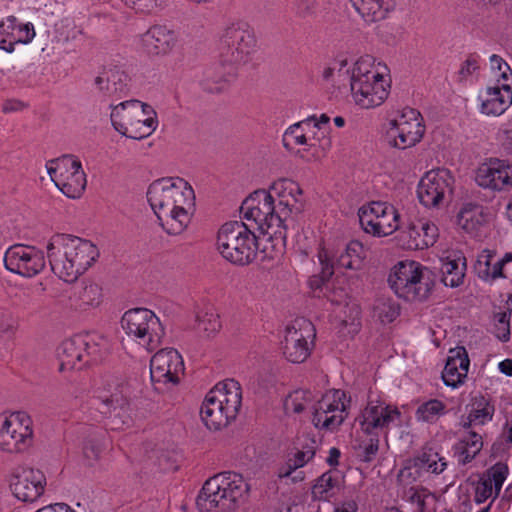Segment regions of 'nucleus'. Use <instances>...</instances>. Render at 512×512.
<instances>
[{
	"mask_svg": "<svg viewBox=\"0 0 512 512\" xmlns=\"http://www.w3.org/2000/svg\"><path fill=\"white\" fill-rule=\"evenodd\" d=\"M148 202L160 225L168 233H182L195 210V194L187 181L179 177L155 180L147 191Z\"/></svg>",
	"mask_w": 512,
	"mask_h": 512,
	"instance_id": "nucleus-1",
	"label": "nucleus"
},
{
	"mask_svg": "<svg viewBox=\"0 0 512 512\" xmlns=\"http://www.w3.org/2000/svg\"><path fill=\"white\" fill-rule=\"evenodd\" d=\"M46 249L53 273L65 282L77 280L99 256L92 242L67 234L52 236Z\"/></svg>",
	"mask_w": 512,
	"mask_h": 512,
	"instance_id": "nucleus-2",
	"label": "nucleus"
},
{
	"mask_svg": "<svg viewBox=\"0 0 512 512\" xmlns=\"http://www.w3.org/2000/svg\"><path fill=\"white\" fill-rule=\"evenodd\" d=\"M386 65L376 63L374 57L364 55L353 64L350 89L357 105L370 109L381 105L389 94V79Z\"/></svg>",
	"mask_w": 512,
	"mask_h": 512,
	"instance_id": "nucleus-3",
	"label": "nucleus"
},
{
	"mask_svg": "<svg viewBox=\"0 0 512 512\" xmlns=\"http://www.w3.org/2000/svg\"><path fill=\"white\" fill-rule=\"evenodd\" d=\"M250 490L242 475L224 472L209 478L203 485L196 504L202 512L234 510Z\"/></svg>",
	"mask_w": 512,
	"mask_h": 512,
	"instance_id": "nucleus-4",
	"label": "nucleus"
},
{
	"mask_svg": "<svg viewBox=\"0 0 512 512\" xmlns=\"http://www.w3.org/2000/svg\"><path fill=\"white\" fill-rule=\"evenodd\" d=\"M242 393L233 379L219 382L206 395L200 410L201 418L210 430H220L234 420L240 410Z\"/></svg>",
	"mask_w": 512,
	"mask_h": 512,
	"instance_id": "nucleus-5",
	"label": "nucleus"
},
{
	"mask_svg": "<svg viewBox=\"0 0 512 512\" xmlns=\"http://www.w3.org/2000/svg\"><path fill=\"white\" fill-rule=\"evenodd\" d=\"M240 212L244 219L253 221L263 234L282 244L287 236V224L277 213L274 195L269 190H257L242 203Z\"/></svg>",
	"mask_w": 512,
	"mask_h": 512,
	"instance_id": "nucleus-6",
	"label": "nucleus"
},
{
	"mask_svg": "<svg viewBox=\"0 0 512 512\" xmlns=\"http://www.w3.org/2000/svg\"><path fill=\"white\" fill-rule=\"evenodd\" d=\"M217 250L230 263L245 266L252 263L258 252L255 234L241 221H232L221 226L217 235Z\"/></svg>",
	"mask_w": 512,
	"mask_h": 512,
	"instance_id": "nucleus-7",
	"label": "nucleus"
},
{
	"mask_svg": "<svg viewBox=\"0 0 512 512\" xmlns=\"http://www.w3.org/2000/svg\"><path fill=\"white\" fill-rule=\"evenodd\" d=\"M111 109L112 126L125 137L140 140L156 129V112L148 104L129 100L111 105Z\"/></svg>",
	"mask_w": 512,
	"mask_h": 512,
	"instance_id": "nucleus-8",
	"label": "nucleus"
},
{
	"mask_svg": "<svg viewBox=\"0 0 512 512\" xmlns=\"http://www.w3.org/2000/svg\"><path fill=\"white\" fill-rule=\"evenodd\" d=\"M34 442L33 420L24 411L0 414V451L18 455L27 452Z\"/></svg>",
	"mask_w": 512,
	"mask_h": 512,
	"instance_id": "nucleus-9",
	"label": "nucleus"
},
{
	"mask_svg": "<svg viewBox=\"0 0 512 512\" xmlns=\"http://www.w3.org/2000/svg\"><path fill=\"white\" fill-rule=\"evenodd\" d=\"M125 333L147 351L156 349L165 335L164 327L155 313L146 308L126 311L121 319Z\"/></svg>",
	"mask_w": 512,
	"mask_h": 512,
	"instance_id": "nucleus-10",
	"label": "nucleus"
},
{
	"mask_svg": "<svg viewBox=\"0 0 512 512\" xmlns=\"http://www.w3.org/2000/svg\"><path fill=\"white\" fill-rule=\"evenodd\" d=\"M388 283L395 294L407 301L424 300L430 292L422 266L415 261H401L392 269Z\"/></svg>",
	"mask_w": 512,
	"mask_h": 512,
	"instance_id": "nucleus-11",
	"label": "nucleus"
},
{
	"mask_svg": "<svg viewBox=\"0 0 512 512\" xmlns=\"http://www.w3.org/2000/svg\"><path fill=\"white\" fill-rule=\"evenodd\" d=\"M221 55L225 62L245 64L256 51L257 40L254 31L243 22L227 26L220 38Z\"/></svg>",
	"mask_w": 512,
	"mask_h": 512,
	"instance_id": "nucleus-12",
	"label": "nucleus"
},
{
	"mask_svg": "<svg viewBox=\"0 0 512 512\" xmlns=\"http://www.w3.org/2000/svg\"><path fill=\"white\" fill-rule=\"evenodd\" d=\"M102 404L101 412L108 414L113 429H122L132 423L130 389L126 382L107 381L98 396Z\"/></svg>",
	"mask_w": 512,
	"mask_h": 512,
	"instance_id": "nucleus-13",
	"label": "nucleus"
},
{
	"mask_svg": "<svg viewBox=\"0 0 512 512\" xmlns=\"http://www.w3.org/2000/svg\"><path fill=\"white\" fill-rule=\"evenodd\" d=\"M48 174L60 191L69 198H79L86 188V175L81 162L73 155H64L47 165Z\"/></svg>",
	"mask_w": 512,
	"mask_h": 512,
	"instance_id": "nucleus-14",
	"label": "nucleus"
},
{
	"mask_svg": "<svg viewBox=\"0 0 512 512\" xmlns=\"http://www.w3.org/2000/svg\"><path fill=\"white\" fill-rule=\"evenodd\" d=\"M349 402L344 391H327L313 405V425L327 431L336 430L348 416Z\"/></svg>",
	"mask_w": 512,
	"mask_h": 512,
	"instance_id": "nucleus-15",
	"label": "nucleus"
},
{
	"mask_svg": "<svg viewBox=\"0 0 512 512\" xmlns=\"http://www.w3.org/2000/svg\"><path fill=\"white\" fill-rule=\"evenodd\" d=\"M183 373V359L173 348L159 350L150 360L151 381L158 392L163 393L176 386Z\"/></svg>",
	"mask_w": 512,
	"mask_h": 512,
	"instance_id": "nucleus-16",
	"label": "nucleus"
},
{
	"mask_svg": "<svg viewBox=\"0 0 512 512\" xmlns=\"http://www.w3.org/2000/svg\"><path fill=\"white\" fill-rule=\"evenodd\" d=\"M315 328L311 321L297 318L286 327L282 352L291 363H303L310 355Z\"/></svg>",
	"mask_w": 512,
	"mask_h": 512,
	"instance_id": "nucleus-17",
	"label": "nucleus"
},
{
	"mask_svg": "<svg viewBox=\"0 0 512 512\" xmlns=\"http://www.w3.org/2000/svg\"><path fill=\"white\" fill-rule=\"evenodd\" d=\"M359 221L365 232L383 237L399 228V213L387 202L373 201L359 209Z\"/></svg>",
	"mask_w": 512,
	"mask_h": 512,
	"instance_id": "nucleus-18",
	"label": "nucleus"
},
{
	"mask_svg": "<svg viewBox=\"0 0 512 512\" xmlns=\"http://www.w3.org/2000/svg\"><path fill=\"white\" fill-rule=\"evenodd\" d=\"M361 431L368 436L387 435L400 425L401 412L397 407L381 402H369L356 418Z\"/></svg>",
	"mask_w": 512,
	"mask_h": 512,
	"instance_id": "nucleus-19",
	"label": "nucleus"
},
{
	"mask_svg": "<svg viewBox=\"0 0 512 512\" xmlns=\"http://www.w3.org/2000/svg\"><path fill=\"white\" fill-rule=\"evenodd\" d=\"M4 264L12 273L31 278L45 268L46 261L43 252L34 246L15 244L7 249Z\"/></svg>",
	"mask_w": 512,
	"mask_h": 512,
	"instance_id": "nucleus-20",
	"label": "nucleus"
},
{
	"mask_svg": "<svg viewBox=\"0 0 512 512\" xmlns=\"http://www.w3.org/2000/svg\"><path fill=\"white\" fill-rule=\"evenodd\" d=\"M420 113L404 109L399 117L390 121L388 136L390 143L399 149H406L418 143L424 135Z\"/></svg>",
	"mask_w": 512,
	"mask_h": 512,
	"instance_id": "nucleus-21",
	"label": "nucleus"
},
{
	"mask_svg": "<svg viewBox=\"0 0 512 512\" xmlns=\"http://www.w3.org/2000/svg\"><path fill=\"white\" fill-rule=\"evenodd\" d=\"M318 258L322 266V279L324 280L333 275L334 265L352 270L360 269L365 258V250L360 242L351 241L340 251L339 255L322 248L318 253Z\"/></svg>",
	"mask_w": 512,
	"mask_h": 512,
	"instance_id": "nucleus-22",
	"label": "nucleus"
},
{
	"mask_svg": "<svg viewBox=\"0 0 512 512\" xmlns=\"http://www.w3.org/2000/svg\"><path fill=\"white\" fill-rule=\"evenodd\" d=\"M46 477L39 469L24 466L15 470L10 487L13 495L23 502H34L44 492Z\"/></svg>",
	"mask_w": 512,
	"mask_h": 512,
	"instance_id": "nucleus-23",
	"label": "nucleus"
},
{
	"mask_svg": "<svg viewBox=\"0 0 512 512\" xmlns=\"http://www.w3.org/2000/svg\"><path fill=\"white\" fill-rule=\"evenodd\" d=\"M269 192L274 195L277 213L281 215L284 224L293 214L302 211V190L293 180L278 179L271 184Z\"/></svg>",
	"mask_w": 512,
	"mask_h": 512,
	"instance_id": "nucleus-24",
	"label": "nucleus"
},
{
	"mask_svg": "<svg viewBox=\"0 0 512 512\" xmlns=\"http://www.w3.org/2000/svg\"><path fill=\"white\" fill-rule=\"evenodd\" d=\"M476 182L479 186L493 191L512 188V162L491 158L477 170Z\"/></svg>",
	"mask_w": 512,
	"mask_h": 512,
	"instance_id": "nucleus-25",
	"label": "nucleus"
},
{
	"mask_svg": "<svg viewBox=\"0 0 512 512\" xmlns=\"http://www.w3.org/2000/svg\"><path fill=\"white\" fill-rule=\"evenodd\" d=\"M451 180L447 170H431L418 184L417 194L420 202L426 207H436L451 191Z\"/></svg>",
	"mask_w": 512,
	"mask_h": 512,
	"instance_id": "nucleus-26",
	"label": "nucleus"
},
{
	"mask_svg": "<svg viewBox=\"0 0 512 512\" xmlns=\"http://www.w3.org/2000/svg\"><path fill=\"white\" fill-rule=\"evenodd\" d=\"M439 232L437 226L426 219L410 222L401 231L400 241L407 249L417 250L428 248L436 242Z\"/></svg>",
	"mask_w": 512,
	"mask_h": 512,
	"instance_id": "nucleus-27",
	"label": "nucleus"
},
{
	"mask_svg": "<svg viewBox=\"0 0 512 512\" xmlns=\"http://www.w3.org/2000/svg\"><path fill=\"white\" fill-rule=\"evenodd\" d=\"M480 113L498 117L512 104V88L506 85L489 86L480 93Z\"/></svg>",
	"mask_w": 512,
	"mask_h": 512,
	"instance_id": "nucleus-28",
	"label": "nucleus"
},
{
	"mask_svg": "<svg viewBox=\"0 0 512 512\" xmlns=\"http://www.w3.org/2000/svg\"><path fill=\"white\" fill-rule=\"evenodd\" d=\"M512 261V253H506L501 259H496L495 252L483 250L478 256L474 265V271L484 281H493L504 278L503 268Z\"/></svg>",
	"mask_w": 512,
	"mask_h": 512,
	"instance_id": "nucleus-29",
	"label": "nucleus"
},
{
	"mask_svg": "<svg viewBox=\"0 0 512 512\" xmlns=\"http://www.w3.org/2000/svg\"><path fill=\"white\" fill-rule=\"evenodd\" d=\"M176 42L175 33L164 26H153L142 36L143 47L151 55L168 54Z\"/></svg>",
	"mask_w": 512,
	"mask_h": 512,
	"instance_id": "nucleus-30",
	"label": "nucleus"
},
{
	"mask_svg": "<svg viewBox=\"0 0 512 512\" xmlns=\"http://www.w3.org/2000/svg\"><path fill=\"white\" fill-rule=\"evenodd\" d=\"M454 353V351H451ZM469 368V359L466 351L462 348L455 351L454 355L448 357L442 379L447 386L457 387L464 382Z\"/></svg>",
	"mask_w": 512,
	"mask_h": 512,
	"instance_id": "nucleus-31",
	"label": "nucleus"
},
{
	"mask_svg": "<svg viewBox=\"0 0 512 512\" xmlns=\"http://www.w3.org/2000/svg\"><path fill=\"white\" fill-rule=\"evenodd\" d=\"M128 75L119 69H110L98 75L94 84L105 96H120L127 90Z\"/></svg>",
	"mask_w": 512,
	"mask_h": 512,
	"instance_id": "nucleus-32",
	"label": "nucleus"
},
{
	"mask_svg": "<svg viewBox=\"0 0 512 512\" xmlns=\"http://www.w3.org/2000/svg\"><path fill=\"white\" fill-rule=\"evenodd\" d=\"M83 344L78 335L62 342L59 349V358L61 360L60 370L82 369L84 363Z\"/></svg>",
	"mask_w": 512,
	"mask_h": 512,
	"instance_id": "nucleus-33",
	"label": "nucleus"
},
{
	"mask_svg": "<svg viewBox=\"0 0 512 512\" xmlns=\"http://www.w3.org/2000/svg\"><path fill=\"white\" fill-rule=\"evenodd\" d=\"M314 119L315 116H312L291 125L283 135L284 147L291 150L298 145L314 146L315 143H312V139L307 135L312 129V120Z\"/></svg>",
	"mask_w": 512,
	"mask_h": 512,
	"instance_id": "nucleus-34",
	"label": "nucleus"
},
{
	"mask_svg": "<svg viewBox=\"0 0 512 512\" xmlns=\"http://www.w3.org/2000/svg\"><path fill=\"white\" fill-rule=\"evenodd\" d=\"M441 261L440 270L444 285L453 288L462 284L466 270L465 258L460 256L451 258L449 256Z\"/></svg>",
	"mask_w": 512,
	"mask_h": 512,
	"instance_id": "nucleus-35",
	"label": "nucleus"
},
{
	"mask_svg": "<svg viewBox=\"0 0 512 512\" xmlns=\"http://www.w3.org/2000/svg\"><path fill=\"white\" fill-rule=\"evenodd\" d=\"M351 3L366 23L383 20L388 12L387 0H351Z\"/></svg>",
	"mask_w": 512,
	"mask_h": 512,
	"instance_id": "nucleus-36",
	"label": "nucleus"
},
{
	"mask_svg": "<svg viewBox=\"0 0 512 512\" xmlns=\"http://www.w3.org/2000/svg\"><path fill=\"white\" fill-rule=\"evenodd\" d=\"M78 337L83 344L81 348L84 353L85 365L98 361L108 348L107 339L100 334H83Z\"/></svg>",
	"mask_w": 512,
	"mask_h": 512,
	"instance_id": "nucleus-37",
	"label": "nucleus"
},
{
	"mask_svg": "<svg viewBox=\"0 0 512 512\" xmlns=\"http://www.w3.org/2000/svg\"><path fill=\"white\" fill-rule=\"evenodd\" d=\"M485 221L484 209L477 204H465L458 214V225L468 233L477 231Z\"/></svg>",
	"mask_w": 512,
	"mask_h": 512,
	"instance_id": "nucleus-38",
	"label": "nucleus"
},
{
	"mask_svg": "<svg viewBox=\"0 0 512 512\" xmlns=\"http://www.w3.org/2000/svg\"><path fill=\"white\" fill-rule=\"evenodd\" d=\"M315 397L309 390H295L290 393L284 401V409L286 413H302L307 409L313 412V405L315 404Z\"/></svg>",
	"mask_w": 512,
	"mask_h": 512,
	"instance_id": "nucleus-39",
	"label": "nucleus"
},
{
	"mask_svg": "<svg viewBox=\"0 0 512 512\" xmlns=\"http://www.w3.org/2000/svg\"><path fill=\"white\" fill-rule=\"evenodd\" d=\"M467 430V435L463 437L457 447L459 451L458 461L463 465L471 462L483 446L481 435L476 431Z\"/></svg>",
	"mask_w": 512,
	"mask_h": 512,
	"instance_id": "nucleus-40",
	"label": "nucleus"
},
{
	"mask_svg": "<svg viewBox=\"0 0 512 512\" xmlns=\"http://www.w3.org/2000/svg\"><path fill=\"white\" fill-rule=\"evenodd\" d=\"M493 413L494 407L484 398H481L473 403L466 420L462 423L463 428L470 429L471 427L481 426L492 419Z\"/></svg>",
	"mask_w": 512,
	"mask_h": 512,
	"instance_id": "nucleus-41",
	"label": "nucleus"
},
{
	"mask_svg": "<svg viewBox=\"0 0 512 512\" xmlns=\"http://www.w3.org/2000/svg\"><path fill=\"white\" fill-rule=\"evenodd\" d=\"M103 300L102 289L98 284L86 283L76 294L77 306L81 310L98 307Z\"/></svg>",
	"mask_w": 512,
	"mask_h": 512,
	"instance_id": "nucleus-42",
	"label": "nucleus"
},
{
	"mask_svg": "<svg viewBox=\"0 0 512 512\" xmlns=\"http://www.w3.org/2000/svg\"><path fill=\"white\" fill-rule=\"evenodd\" d=\"M320 280L322 284L320 285L319 279L314 278L310 281L312 287H316L324 290V296L333 304L341 305L346 303L348 298V293L346 289L342 285H337L335 282H329L328 279H322V275L320 276Z\"/></svg>",
	"mask_w": 512,
	"mask_h": 512,
	"instance_id": "nucleus-43",
	"label": "nucleus"
},
{
	"mask_svg": "<svg viewBox=\"0 0 512 512\" xmlns=\"http://www.w3.org/2000/svg\"><path fill=\"white\" fill-rule=\"evenodd\" d=\"M194 328L205 337L215 335L221 328L219 315L212 309L200 312L197 315Z\"/></svg>",
	"mask_w": 512,
	"mask_h": 512,
	"instance_id": "nucleus-44",
	"label": "nucleus"
},
{
	"mask_svg": "<svg viewBox=\"0 0 512 512\" xmlns=\"http://www.w3.org/2000/svg\"><path fill=\"white\" fill-rule=\"evenodd\" d=\"M373 318L382 324H388L399 315V306L391 299L378 298L373 305Z\"/></svg>",
	"mask_w": 512,
	"mask_h": 512,
	"instance_id": "nucleus-45",
	"label": "nucleus"
},
{
	"mask_svg": "<svg viewBox=\"0 0 512 512\" xmlns=\"http://www.w3.org/2000/svg\"><path fill=\"white\" fill-rule=\"evenodd\" d=\"M446 465L444 459L432 450L425 451L418 457H415V466L421 469L422 473L431 472L439 474L445 470Z\"/></svg>",
	"mask_w": 512,
	"mask_h": 512,
	"instance_id": "nucleus-46",
	"label": "nucleus"
},
{
	"mask_svg": "<svg viewBox=\"0 0 512 512\" xmlns=\"http://www.w3.org/2000/svg\"><path fill=\"white\" fill-rule=\"evenodd\" d=\"M446 413V405L437 399H431L421 404L416 410L419 421L433 423Z\"/></svg>",
	"mask_w": 512,
	"mask_h": 512,
	"instance_id": "nucleus-47",
	"label": "nucleus"
},
{
	"mask_svg": "<svg viewBox=\"0 0 512 512\" xmlns=\"http://www.w3.org/2000/svg\"><path fill=\"white\" fill-rule=\"evenodd\" d=\"M490 66L497 80L496 85L508 84L512 88V69L509 64L501 56L493 54L490 57Z\"/></svg>",
	"mask_w": 512,
	"mask_h": 512,
	"instance_id": "nucleus-48",
	"label": "nucleus"
},
{
	"mask_svg": "<svg viewBox=\"0 0 512 512\" xmlns=\"http://www.w3.org/2000/svg\"><path fill=\"white\" fill-rule=\"evenodd\" d=\"M337 480L330 472L322 474L312 487L314 499L326 500L332 495V490L336 487Z\"/></svg>",
	"mask_w": 512,
	"mask_h": 512,
	"instance_id": "nucleus-49",
	"label": "nucleus"
},
{
	"mask_svg": "<svg viewBox=\"0 0 512 512\" xmlns=\"http://www.w3.org/2000/svg\"><path fill=\"white\" fill-rule=\"evenodd\" d=\"M11 36V45L14 47V44L23 43L27 44L32 41L35 37V30L32 24H17V20L14 17V21L12 22V28L10 32Z\"/></svg>",
	"mask_w": 512,
	"mask_h": 512,
	"instance_id": "nucleus-50",
	"label": "nucleus"
},
{
	"mask_svg": "<svg viewBox=\"0 0 512 512\" xmlns=\"http://www.w3.org/2000/svg\"><path fill=\"white\" fill-rule=\"evenodd\" d=\"M102 450V444L99 440L87 439L82 449L84 464L89 467L94 466L100 459Z\"/></svg>",
	"mask_w": 512,
	"mask_h": 512,
	"instance_id": "nucleus-51",
	"label": "nucleus"
},
{
	"mask_svg": "<svg viewBox=\"0 0 512 512\" xmlns=\"http://www.w3.org/2000/svg\"><path fill=\"white\" fill-rule=\"evenodd\" d=\"M311 460L312 458L309 452L298 450L293 457L288 459L286 467L281 469L279 476L289 477L294 471H296L298 468L303 467Z\"/></svg>",
	"mask_w": 512,
	"mask_h": 512,
	"instance_id": "nucleus-52",
	"label": "nucleus"
},
{
	"mask_svg": "<svg viewBox=\"0 0 512 512\" xmlns=\"http://www.w3.org/2000/svg\"><path fill=\"white\" fill-rule=\"evenodd\" d=\"M510 315L511 312H500L495 315V335L502 342L510 339Z\"/></svg>",
	"mask_w": 512,
	"mask_h": 512,
	"instance_id": "nucleus-53",
	"label": "nucleus"
},
{
	"mask_svg": "<svg viewBox=\"0 0 512 512\" xmlns=\"http://www.w3.org/2000/svg\"><path fill=\"white\" fill-rule=\"evenodd\" d=\"M507 473V466L501 463H497L488 471V478L484 480L491 481V486H494L496 493H499L506 479Z\"/></svg>",
	"mask_w": 512,
	"mask_h": 512,
	"instance_id": "nucleus-54",
	"label": "nucleus"
},
{
	"mask_svg": "<svg viewBox=\"0 0 512 512\" xmlns=\"http://www.w3.org/2000/svg\"><path fill=\"white\" fill-rule=\"evenodd\" d=\"M422 475L421 469L416 468L415 458L410 460L398 473L397 479L401 484L408 485Z\"/></svg>",
	"mask_w": 512,
	"mask_h": 512,
	"instance_id": "nucleus-55",
	"label": "nucleus"
},
{
	"mask_svg": "<svg viewBox=\"0 0 512 512\" xmlns=\"http://www.w3.org/2000/svg\"><path fill=\"white\" fill-rule=\"evenodd\" d=\"M14 16H8L0 22V49L12 52L14 47L11 45V28Z\"/></svg>",
	"mask_w": 512,
	"mask_h": 512,
	"instance_id": "nucleus-56",
	"label": "nucleus"
},
{
	"mask_svg": "<svg viewBox=\"0 0 512 512\" xmlns=\"http://www.w3.org/2000/svg\"><path fill=\"white\" fill-rule=\"evenodd\" d=\"M407 497L411 503L417 505L420 512H423L426 506V500L432 497V495L424 488L411 487L408 491Z\"/></svg>",
	"mask_w": 512,
	"mask_h": 512,
	"instance_id": "nucleus-57",
	"label": "nucleus"
},
{
	"mask_svg": "<svg viewBox=\"0 0 512 512\" xmlns=\"http://www.w3.org/2000/svg\"><path fill=\"white\" fill-rule=\"evenodd\" d=\"M479 69L478 59L469 56L462 64L458 72L459 81H467Z\"/></svg>",
	"mask_w": 512,
	"mask_h": 512,
	"instance_id": "nucleus-58",
	"label": "nucleus"
},
{
	"mask_svg": "<svg viewBox=\"0 0 512 512\" xmlns=\"http://www.w3.org/2000/svg\"><path fill=\"white\" fill-rule=\"evenodd\" d=\"M16 331V323L13 316L8 312L0 314V335L10 337Z\"/></svg>",
	"mask_w": 512,
	"mask_h": 512,
	"instance_id": "nucleus-59",
	"label": "nucleus"
},
{
	"mask_svg": "<svg viewBox=\"0 0 512 512\" xmlns=\"http://www.w3.org/2000/svg\"><path fill=\"white\" fill-rule=\"evenodd\" d=\"M126 5L131 6L136 11L150 13L158 7L159 0H122Z\"/></svg>",
	"mask_w": 512,
	"mask_h": 512,
	"instance_id": "nucleus-60",
	"label": "nucleus"
},
{
	"mask_svg": "<svg viewBox=\"0 0 512 512\" xmlns=\"http://www.w3.org/2000/svg\"><path fill=\"white\" fill-rule=\"evenodd\" d=\"M492 488L491 481H480L476 486L475 501L478 504L486 501L492 495Z\"/></svg>",
	"mask_w": 512,
	"mask_h": 512,
	"instance_id": "nucleus-61",
	"label": "nucleus"
},
{
	"mask_svg": "<svg viewBox=\"0 0 512 512\" xmlns=\"http://www.w3.org/2000/svg\"><path fill=\"white\" fill-rule=\"evenodd\" d=\"M379 437L380 436H371L369 442L363 446L365 461H371L377 454L379 449Z\"/></svg>",
	"mask_w": 512,
	"mask_h": 512,
	"instance_id": "nucleus-62",
	"label": "nucleus"
},
{
	"mask_svg": "<svg viewBox=\"0 0 512 512\" xmlns=\"http://www.w3.org/2000/svg\"><path fill=\"white\" fill-rule=\"evenodd\" d=\"M157 465L159 466L160 470L164 472L174 471L177 469V466L175 465L174 461H172L171 457L164 452L157 456Z\"/></svg>",
	"mask_w": 512,
	"mask_h": 512,
	"instance_id": "nucleus-63",
	"label": "nucleus"
},
{
	"mask_svg": "<svg viewBox=\"0 0 512 512\" xmlns=\"http://www.w3.org/2000/svg\"><path fill=\"white\" fill-rule=\"evenodd\" d=\"M25 103L17 99H7L3 102L1 110L3 113H13L23 110Z\"/></svg>",
	"mask_w": 512,
	"mask_h": 512,
	"instance_id": "nucleus-64",
	"label": "nucleus"
}]
</instances>
